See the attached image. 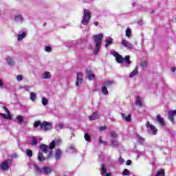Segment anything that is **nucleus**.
Wrapping results in <instances>:
<instances>
[{
	"label": "nucleus",
	"instance_id": "nucleus-1",
	"mask_svg": "<svg viewBox=\"0 0 176 176\" xmlns=\"http://www.w3.org/2000/svg\"><path fill=\"white\" fill-rule=\"evenodd\" d=\"M92 38L95 42V50H94V54H98V52L101 50V45L102 40L104 39V34L100 33L98 34H94Z\"/></svg>",
	"mask_w": 176,
	"mask_h": 176
},
{
	"label": "nucleus",
	"instance_id": "nucleus-2",
	"mask_svg": "<svg viewBox=\"0 0 176 176\" xmlns=\"http://www.w3.org/2000/svg\"><path fill=\"white\" fill-rule=\"evenodd\" d=\"M34 127H39L40 130H43V131H49L53 129V124L51 122L47 121L41 122V120H36L33 124Z\"/></svg>",
	"mask_w": 176,
	"mask_h": 176
},
{
	"label": "nucleus",
	"instance_id": "nucleus-3",
	"mask_svg": "<svg viewBox=\"0 0 176 176\" xmlns=\"http://www.w3.org/2000/svg\"><path fill=\"white\" fill-rule=\"evenodd\" d=\"M91 19V12L88 10L85 9L83 13L82 20L81 21V24L83 25H87L90 23V19Z\"/></svg>",
	"mask_w": 176,
	"mask_h": 176
},
{
	"label": "nucleus",
	"instance_id": "nucleus-4",
	"mask_svg": "<svg viewBox=\"0 0 176 176\" xmlns=\"http://www.w3.org/2000/svg\"><path fill=\"white\" fill-rule=\"evenodd\" d=\"M12 163V160L10 159H8L5 161H3L0 167L3 171H8L9 168H10V164Z\"/></svg>",
	"mask_w": 176,
	"mask_h": 176
},
{
	"label": "nucleus",
	"instance_id": "nucleus-5",
	"mask_svg": "<svg viewBox=\"0 0 176 176\" xmlns=\"http://www.w3.org/2000/svg\"><path fill=\"white\" fill-rule=\"evenodd\" d=\"M83 83V74L82 73H77L76 86H80Z\"/></svg>",
	"mask_w": 176,
	"mask_h": 176
},
{
	"label": "nucleus",
	"instance_id": "nucleus-6",
	"mask_svg": "<svg viewBox=\"0 0 176 176\" xmlns=\"http://www.w3.org/2000/svg\"><path fill=\"white\" fill-rule=\"evenodd\" d=\"M3 109L6 111L7 114L5 113H0V115L4 119H12V116L10 115V111L6 107H3Z\"/></svg>",
	"mask_w": 176,
	"mask_h": 176
},
{
	"label": "nucleus",
	"instance_id": "nucleus-7",
	"mask_svg": "<svg viewBox=\"0 0 176 176\" xmlns=\"http://www.w3.org/2000/svg\"><path fill=\"white\" fill-rule=\"evenodd\" d=\"M114 57H116V60L118 64H123L124 62V58L118 52L114 54Z\"/></svg>",
	"mask_w": 176,
	"mask_h": 176
},
{
	"label": "nucleus",
	"instance_id": "nucleus-8",
	"mask_svg": "<svg viewBox=\"0 0 176 176\" xmlns=\"http://www.w3.org/2000/svg\"><path fill=\"white\" fill-rule=\"evenodd\" d=\"M121 45H122V46L124 47H126V49H133V45L127 40L122 39L121 41Z\"/></svg>",
	"mask_w": 176,
	"mask_h": 176
},
{
	"label": "nucleus",
	"instance_id": "nucleus-9",
	"mask_svg": "<svg viewBox=\"0 0 176 176\" xmlns=\"http://www.w3.org/2000/svg\"><path fill=\"white\" fill-rule=\"evenodd\" d=\"M155 122H157L160 124V126H164L166 123L164 122V120L162 116H160V114H157L155 118Z\"/></svg>",
	"mask_w": 176,
	"mask_h": 176
},
{
	"label": "nucleus",
	"instance_id": "nucleus-10",
	"mask_svg": "<svg viewBox=\"0 0 176 176\" xmlns=\"http://www.w3.org/2000/svg\"><path fill=\"white\" fill-rule=\"evenodd\" d=\"M168 119L172 122L174 123V116H176V110H172L168 111Z\"/></svg>",
	"mask_w": 176,
	"mask_h": 176
},
{
	"label": "nucleus",
	"instance_id": "nucleus-11",
	"mask_svg": "<svg viewBox=\"0 0 176 176\" xmlns=\"http://www.w3.org/2000/svg\"><path fill=\"white\" fill-rule=\"evenodd\" d=\"M37 159L38 162L41 163L45 162V160H46V157H45V155H43V153L41 151L38 152Z\"/></svg>",
	"mask_w": 176,
	"mask_h": 176
},
{
	"label": "nucleus",
	"instance_id": "nucleus-12",
	"mask_svg": "<svg viewBox=\"0 0 176 176\" xmlns=\"http://www.w3.org/2000/svg\"><path fill=\"white\" fill-rule=\"evenodd\" d=\"M89 120H96L98 119V111H96L92 113V115L89 116Z\"/></svg>",
	"mask_w": 176,
	"mask_h": 176
},
{
	"label": "nucleus",
	"instance_id": "nucleus-13",
	"mask_svg": "<svg viewBox=\"0 0 176 176\" xmlns=\"http://www.w3.org/2000/svg\"><path fill=\"white\" fill-rule=\"evenodd\" d=\"M86 74L88 76V79H89V80H93V79L96 78V76L93 74V72L90 69L86 70Z\"/></svg>",
	"mask_w": 176,
	"mask_h": 176
},
{
	"label": "nucleus",
	"instance_id": "nucleus-14",
	"mask_svg": "<svg viewBox=\"0 0 176 176\" xmlns=\"http://www.w3.org/2000/svg\"><path fill=\"white\" fill-rule=\"evenodd\" d=\"M56 142H58V144H60V142H61V141L59 140H52V142L50 144L48 149H51L53 150L56 148Z\"/></svg>",
	"mask_w": 176,
	"mask_h": 176
},
{
	"label": "nucleus",
	"instance_id": "nucleus-15",
	"mask_svg": "<svg viewBox=\"0 0 176 176\" xmlns=\"http://www.w3.org/2000/svg\"><path fill=\"white\" fill-rule=\"evenodd\" d=\"M63 154V151L61 149H57L55 152V159L58 160L60 157H61V155Z\"/></svg>",
	"mask_w": 176,
	"mask_h": 176
},
{
	"label": "nucleus",
	"instance_id": "nucleus-16",
	"mask_svg": "<svg viewBox=\"0 0 176 176\" xmlns=\"http://www.w3.org/2000/svg\"><path fill=\"white\" fill-rule=\"evenodd\" d=\"M39 148L44 153H47V149H49V147L46 144H41L39 146Z\"/></svg>",
	"mask_w": 176,
	"mask_h": 176
},
{
	"label": "nucleus",
	"instance_id": "nucleus-17",
	"mask_svg": "<svg viewBox=\"0 0 176 176\" xmlns=\"http://www.w3.org/2000/svg\"><path fill=\"white\" fill-rule=\"evenodd\" d=\"M135 104L137 107H142V102L141 98L140 96L136 97Z\"/></svg>",
	"mask_w": 176,
	"mask_h": 176
},
{
	"label": "nucleus",
	"instance_id": "nucleus-18",
	"mask_svg": "<svg viewBox=\"0 0 176 176\" xmlns=\"http://www.w3.org/2000/svg\"><path fill=\"white\" fill-rule=\"evenodd\" d=\"M110 145L113 146V148H118V146H119V142L116 140H113L111 141Z\"/></svg>",
	"mask_w": 176,
	"mask_h": 176
},
{
	"label": "nucleus",
	"instance_id": "nucleus-19",
	"mask_svg": "<svg viewBox=\"0 0 176 176\" xmlns=\"http://www.w3.org/2000/svg\"><path fill=\"white\" fill-rule=\"evenodd\" d=\"M113 85H115V80H107L104 82V86L106 87H111Z\"/></svg>",
	"mask_w": 176,
	"mask_h": 176
},
{
	"label": "nucleus",
	"instance_id": "nucleus-20",
	"mask_svg": "<svg viewBox=\"0 0 176 176\" xmlns=\"http://www.w3.org/2000/svg\"><path fill=\"white\" fill-rule=\"evenodd\" d=\"M122 118H124L126 122H131V114L128 115L126 116L124 113H122Z\"/></svg>",
	"mask_w": 176,
	"mask_h": 176
},
{
	"label": "nucleus",
	"instance_id": "nucleus-21",
	"mask_svg": "<svg viewBox=\"0 0 176 176\" xmlns=\"http://www.w3.org/2000/svg\"><path fill=\"white\" fill-rule=\"evenodd\" d=\"M43 171H44L45 174H46V175H49V174H50V173H52V168L44 167Z\"/></svg>",
	"mask_w": 176,
	"mask_h": 176
},
{
	"label": "nucleus",
	"instance_id": "nucleus-22",
	"mask_svg": "<svg viewBox=\"0 0 176 176\" xmlns=\"http://www.w3.org/2000/svg\"><path fill=\"white\" fill-rule=\"evenodd\" d=\"M113 42V39L112 38L107 39L106 41L105 47H108V46H109V45H112Z\"/></svg>",
	"mask_w": 176,
	"mask_h": 176
},
{
	"label": "nucleus",
	"instance_id": "nucleus-23",
	"mask_svg": "<svg viewBox=\"0 0 176 176\" xmlns=\"http://www.w3.org/2000/svg\"><path fill=\"white\" fill-rule=\"evenodd\" d=\"M138 74V67H136L130 74V78H133V76H135Z\"/></svg>",
	"mask_w": 176,
	"mask_h": 176
},
{
	"label": "nucleus",
	"instance_id": "nucleus-24",
	"mask_svg": "<svg viewBox=\"0 0 176 176\" xmlns=\"http://www.w3.org/2000/svg\"><path fill=\"white\" fill-rule=\"evenodd\" d=\"M124 61H125L126 64H129L130 65V64H131V60H130V56L129 55L125 56L124 58Z\"/></svg>",
	"mask_w": 176,
	"mask_h": 176
},
{
	"label": "nucleus",
	"instance_id": "nucleus-25",
	"mask_svg": "<svg viewBox=\"0 0 176 176\" xmlns=\"http://www.w3.org/2000/svg\"><path fill=\"white\" fill-rule=\"evenodd\" d=\"M166 175V173H164V170L160 169L157 172V174L155 176H164Z\"/></svg>",
	"mask_w": 176,
	"mask_h": 176
},
{
	"label": "nucleus",
	"instance_id": "nucleus-26",
	"mask_svg": "<svg viewBox=\"0 0 176 176\" xmlns=\"http://www.w3.org/2000/svg\"><path fill=\"white\" fill-rule=\"evenodd\" d=\"M108 89L107 87L104 85L102 87V94H104V96H107L108 94Z\"/></svg>",
	"mask_w": 176,
	"mask_h": 176
},
{
	"label": "nucleus",
	"instance_id": "nucleus-27",
	"mask_svg": "<svg viewBox=\"0 0 176 176\" xmlns=\"http://www.w3.org/2000/svg\"><path fill=\"white\" fill-rule=\"evenodd\" d=\"M150 130L152 131L153 134H156V133H157V129L156 126H155V125L151 126Z\"/></svg>",
	"mask_w": 176,
	"mask_h": 176
},
{
	"label": "nucleus",
	"instance_id": "nucleus-28",
	"mask_svg": "<svg viewBox=\"0 0 176 176\" xmlns=\"http://www.w3.org/2000/svg\"><path fill=\"white\" fill-rule=\"evenodd\" d=\"M30 100L32 101H35V100H36V94H35L34 92H31L30 93Z\"/></svg>",
	"mask_w": 176,
	"mask_h": 176
},
{
	"label": "nucleus",
	"instance_id": "nucleus-29",
	"mask_svg": "<svg viewBox=\"0 0 176 176\" xmlns=\"http://www.w3.org/2000/svg\"><path fill=\"white\" fill-rule=\"evenodd\" d=\"M125 32H126V36L127 38H130V36H131V29L127 28Z\"/></svg>",
	"mask_w": 176,
	"mask_h": 176
},
{
	"label": "nucleus",
	"instance_id": "nucleus-30",
	"mask_svg": "<svg viewBox=\"0 0 176 176\" xmlns=\"http://www.w3.org/2000/svg\"><path fill=\"white\" fill-rule=\"evenodd\" d=\"M8 65H14V60L12 58H8Z\"/></svg>",
	"mask_w": 176,
	"mask_h": 176
},
{
	"label": "nucleus",
	"instance_id": "nucleus-31",
	"mask_svg": "<svg viewBox=\"0 0 176 176\" xmlns=\"http://www.w3.org/2000/svg\"><path fill=\"white\" fill-rule=\"evenodd\" d=\"M24 38H25V33L23 32L21 34L18 36L17 41H22V39H24Z\"/></svg>",
	"mask_w": 176,
	"mask_h": 176
},
{
	"label": "nucleus",
	"instance_id": "nucleus-32",
	"mask_svg": "<svg viewBox=\"0 0 176 176\" xmlns=\"http://www.w3.org/2000/svg\"><path fill=\"white\" fill-rule=\"evenodd\" d=\"M110 135L111 138H118V135L115 131H110Z\"/></svg>",
	"mask_w": 176,
	"mask_h": 176
},
{
	"label": "nucleus",
	"instance_id": "nucleus-33",
	"mask_svg": "<svg viewBox=\"0 0 176 176\" xmlns=\"http://www.w3.org/2000/svg\"><path fill=\"white\" fill-rule=\"evenodd\" d=\"M16 120H18L19 123H23V122L24 121V117H23L22 116H18L16 117Z\"/></svg>",
	"mask_w": 176,
	"mask_h": 176
},
{
	"label": "nucleus",
	"instance_id": "nucleus-34",
	"mask_svg": "<svg viewBox=\"0 0 176 176\" xmlns=\"http://www.w3.org/2000/svg\"><path fill=\"white\" fill-rule=\"evenodd\" d=\"M84 137L85 140H86L88 142H90V141H91V138L90 137V135H89V133H85Z\"/></svg>",
	"mask_w": 176,
	"mask_h": 176
},
{
	"label": "nucleus",
	"instance_id": "nucleus-35",
	"mask_svg": "<svg viewBox=\"0 0 176 176\" xmlns=\"http://www.w3.org/2000/svg\"><path fill=\"white\" fill-rule=\"evenodd\" d=\"M38 144V139L36 138L33 137L32 138V145L35 146Z\"/></svg>",
	"mask_w": 176,
	"mask_h": 176
},
{
	"label": "nucleus",
	"instance_id": "nucleus-36",
	"mask_svg": "<svg viewBox=\"0 0 176 176\" xmlns=\"http://www.w3.org/2000/svg\"><path fill=\"white\" fill-rule=\"evenodd\" d=\"M15 21H21L22 23L23 21V17L21 15H17L14 18Z\"/></svg>",
	"mask_w": 176,
	"mask_h": 176
},
{
	"label": "nucleus",
	"instance_id": "nucleus-37",
	"mask_svg": "<svg viewBox=\"0 0 176 176\" xmlns=\"http://www.w3.org/2000/svg\"><path fill=\"white\" fill-rule=\"evenodd\" d=\"M26 155L27 156H28V157H32V155H33L32 151L30 149L26 150Z\"/></svg>",
	"mask_w": 176,
	"mask_h": 176
},
{
	"label": "nucleus",
	"instance_id": "nucleus-38",
	"mask_svg": "<svg viewBox=\"0 0 176 176\" xmlns=\"http://www.w3.org/2000/svg\"><path fill=\"white\" fill-rule=\"evenodd\" d=\"M101 171L102 174H107V168H105L104 164L101 165Z\"/></svg>",
	"mask_w": 176,
	"mask_h": 176
},
{
	"label": "nucleus",
	"instance_id": "nucleus-39",
	"mask_svg": "<svg viewBox=\"0 0 176 176\" xmlns=\"http://www.w3.org/2000/svg\"><path fill=\"white\" fill-rule=\"evenodd\" d=\"M51 76H52L50 75V73L49 72L44 73V79H50Z\"/></svg>",
	"mask_w": 176,
	"mask_h": 176
},
{
	"label": "nucleus",
	"instance_id": "nucleus-40",
	"mask_svg": "<svg viewBox=\"0 0 176 176\" xmlns=\"http://www.w3.org/2000/svg\"><path fill=\"white\" fill-rule=\"evenodd\" d=\"M34 169L36 170V174H41L42 173V170L36 165L34 166Z\"/></svg>",
	"mask_w": 176,
	"mask_h": 176
},
{
	"label": "nucleus",
	"instance_id": "nucleus-41",
	"mask_svg": "<svg viewBox=\"0 0 176 176\" xmlns=\"http://www.w3.org/2000/svg\"><path fill=\"white\" fill-rule=\"evenodd\" d=\"M42 104L44 106L47 105V99H46V98H42Z\"/></svg>",
	"mask_w": 176,
	"mask_h": 176
},
{
	"label": "nucleus",
	"instance_id": "nucleus-42",
	"mask_svg": "<svg viewBox=\"0 0 176 176\" xmlns=\"http://www.w3.org/2000/svg\"><path fill=\"white\" fill-rule=\"evenodd\" d=\"M99 142L100 144H102L103 145L107 144V142L102 140V137L101 136L99 138Z\"/></svg>",
	"mask_w": 176,
	"mask_h": 176
},
{
	"label": "nucleus",
	"instance_id": "nucleus-43",
	"mask_svg": "<svg viewBox=\"0 0 176 176\" xmlns=\"http://www.w3.org/2000/svg\"><path fill=\"white\" fill-rule=\"evenodd\" d=\"M45 52H47L48 53H50L52 52V47L50 46H46L45 48Z\"/></svg>",
	"mask_w": 176,
	"mask_h": 176
},
{
	"label": "nucleus",
	"instance_id": "nucleus-44",
	"mask_svg": "<svg viewBox=\"0 0 176 176\" xmlns=\"http://www.w3.org/2000/svg\"><path fill=\"white\" fill-rule=\"evenodd\" d=\"M16 78H17L18 82H21V80H23V76L21 75H18Z\"/></svg>",
	"mask_w": 176,
	"mask_h": 176
},
{
	"label": "nucleus",
	"instance_id": "nucleus-45",
	"mask_svg": "<svg viewBox=\"0 0 176 176\" xmlns=\"http://www.w3.org/2000/svg\"><path fill=\"white\" fill-rule=\"evenodd\" d=\"M129 170L124 169L122 173V175H129Z\"/></svg>",
	"mask_w": 176,
	"mask_h": 176
},
{
	"label": "nucleus",
	"instance_id": "nucleus-46",
	"mask_svg": "<svg viewBox=\"0 0 176 176\" xmlns=\"http://www.w3.org/2000/svg\"><path fill=\"white\" fill-rule=\"evenodd\" d=\"M140 65L141 67H142V68H144V67H146V62L145 61L142 62Z\"/></svg>",
	"mask_w": 176,
	"mask_h": 176
},
{
	"label": "nucleus",
	"instance_id": "nucleus-47",
	"mask_svg": "<svg viewBox=\"0 0 176 176\" xmlns=\"http://www.w3.org/2000/svg\"><path fill=\"white\" fill-rule=\"evenodd\" d=\"M104 130H107V126H103L100 127V131H104Z\"/></svg>",
	"mask_w": 176,
	"mask_h": 176
},
{
	"label": "nucleus",
	"instance_id": "nucleus-48",
	"mask_svg": "<svg viewBox=\"0 0 176 176\" xmlns=\"http://www.w3.org/2000/svg\"><path fill=\"white\" fill-rule=\"evenodd\" d=\"M58 127H59V129H64V124H63V123H59Z\"/></svg>",
	"mask_w": 176,
	"mask_h": 176
},
{
	"label": "nucleus",
	"instance_id": "nucleus-49",
	"mask_svg": "<svg viewBox=\"0 0 176 176\" xmlns=\"http://www.w3.org/2000/svg\"><path fill=\"white\" fill-rule=\"evenodd\" d=\"M131 164V160H128L126 161V166H130Z\"/></svg>",
	"mask_w": 176,
	"mask_h": 176
},
{
	"label": "nucleus",
	"instance_id": "nucleus-50",
	"mask_svg": "<svg viewBox=\"0 0 176 176\" xmlns=\"http://www.w3.org/2000/svg\"><path fill=\"white\" fill-rule=\"evenodd\" d=\"M146 126H147V127H149L151 129V126H153V125L151 124V122H149V121H148L146 123Z\"/></svg>",
	"mask_w": 176,
	"mask_h": 176
},
{
	"label": "nucleus",
	"instance_id": "nucleus-51",
	"mask_svg": "<svg viewBox=\"0 0 176 176\" xmlns=\"http://www.w3.org/2000/svg\"><path fill=\"white\" fill-rule=\"evenodd\" d=\"M120 162H121V163L124 162V159L122 157H120Z\"/></svg>",
	"mask_w": 176,
	"mask_h": 176
},
{
	"label": "nucleus",
	"instance_id": "nucleus-52",
	"mask_svg": "<svg viewBox=\"0 0 176 176\" xmlns=\"http://www.w3.org/2000/svg\"><path fill=\"white\" fill-rule=\"evenodd\" d=\"M3 86V82L2 80L0 79V87H2Z\"/></svg>",
	"mask_w": 176,
	"mask_h": 176
},
{
	"label": "nucleus",
	"instance_id": "nucleus-53",
	"mask_svg": "<svg viewBox=\"0 0 176 176\" xmlns=\"http://www.w3.org/2000/svg\"><path fill=\"white\" fill-rule=\"evenodd\" d=\"M171 71H172V72H175L176 68L175 67H172Z\"/></svg>",
	"mask_w": 176,
	"mask_h": 176
},
{
	"label": "nucleus",
	"instance_id": "nucleus-54",
	"mask_svg": "<svg viewBox=\"0 0 176 176\" xmlns=\"http://www.w3.org/2000/svg\"><path fill=\"white\" fill-rule=\"evenodd\" d=\"M106 176H112V174L111 173H107Z\"/></svg>",
	"mask_w": 176,
	"mask_h": 176
},
{
	"label": "nucleus",
	"instance_id": "nucleus-55",
	"mask_svg": "<svg viewBox=\"0 0 176 176\" xmlns=\"http://www.w3.org/2000/svg\"><path fill=\"white\" fill-rule=\"evenodd\" d=\"M98 24H99L98 21H96V22L94 23V25H96V26L98 25Z\"/></svg>",
	"mask_w": 176,
	"mask_h": 176
},
{
	"label": "nucleus",
	"instance_id": "nucleus-56",
	"mask_svg": "<svg viewBox=\"0 0 176 176\" xmlns=\"http://www.w3.org/2000/svg\"><path fill=\"white\" fill-rule=\"evenodd\" d=\"M12 157L15 159L16 157H17V155L14 154L12 156Z\"/></svg>",
	"mask_w": 176,
	"mask_h": 176
}]
</instances>
